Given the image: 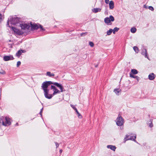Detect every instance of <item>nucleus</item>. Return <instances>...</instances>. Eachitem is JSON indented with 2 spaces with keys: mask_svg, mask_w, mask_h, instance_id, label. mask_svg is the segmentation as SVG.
<instances>
[{
  "mask_svg": "<svg viewBox=\"0 0 156 156\" xmlns=\"http://www.w3.org/2000/svg\"><path fill=\"white\" fill-rule=\"evenodd\" d=\"M41 87L44 91L45 97L48 99H50L55 95L65 91L62 85L51 81L43 82Z\"/></svg>",
  "mask_w": 156,
  "mask_h": 156,
  "instance_id": "f257e3e1",
  "label": "nucleus"
},
{
  "mask_svg": "<svg viewBox=\"0 0 156 156\" xmlns=\"http://www.w3.org/2000/svg\"><path fill=\"white\" fill-rule=\"evenodd\" d=\"M10 22L11 24L15 25L19 22V18L17 17H12L10 16L9 18L7 21V25H9V22Z\"/></svg>",
  "mask_w": 156,
  "mask_h": 156,
  "instance_id": "f03ea898",
  "label": "nucleus"
},
{
  "mask_svg": "<svg viewBox=\"0 0 156 156\" xmlns=\"http://www.w3.org/2000/svg\"><path fill=\"white\" fill-rule=\"evenodd\" d=\"M30 26L31 29L32 30H37L40 28L41 29V30L42 31H44L45 30V29L42 26L39 24H32L31 22L30 23Z\"/></svg>",
  "mask_w": 156,
  "mask_h": 156,
  "instance_id": "7ed1b4c3",
  "label": "nucleus"
},
{
  "mask_svg": "<svg viewBox=\"0 0 156 156\" xmlns=\"http://www.w3.org/2000/svg\"><path fill=\"white\" fill-rule=\"evenodd\" d=\"M116 122L118 126H121L123 124L124 119L121 116H119L116 119Z\"/></svg>",
  "mask_w": 156,
  "mask_h": 156,
  "instance_id": "20e7f679",
  "label": "nucleus"
},
{
  "mask_svg": "<svg viewBox=\"0 0 156 156\" xmlns=\"http://www.w3.org/2000/svg\"><path fill=\"white\" fill-rule=\"evenodd\" d=\"M136 137V134H134L133 136L132 135H126V137L124 139V142H125L126 141L129 140H133L135 142H136L135 140Z\"/></svg>",
  "mask_w": 156,
  "mask_h": 156,
  "instance_id": "39448f33",
  "label": "nucleus"
},
{
  "mask_svg": "<svg viewBox=\"0 0 156 156\" xmlns=\"http://www.w3.org/2000/svg\"><path fill=\"white\" fill-rule=\"evenodd\" d=\"M114 20V18L113 16L111 15L109 17H107L104 19V21L105 23L108 25L111 21H113Z\"/></svg>",
  "mask_w": 156,
  "mask_h": 156,
  "instance_id": "423d86ee",
  "label": "nucleus"
},
{
  "mask_svg": "<svg viewBox=\"0 0 156 156\" xmlns=\"http://www.w3.org/2000/svg\"><path fill=\"white\" fill-rule=\"evenodd\" d=\"M20 27L24 30H28L30 27V25L26 23L20 24Z\"/></svg>",
  "mask_w": 156,
  "mask_h": 156,
  "instance_id": "0eeeda50",
  "label": "nucleus"
},
{
  "mask_svg": "<svg viewBox=\"0 0 156 156\" xmlns=\"http://www.w3.org/2000/svg\"><path fill=\"white\" fill-rule=\"evenodd\" d=\"M11 28L12 30L16 34H18L19 35H22L23 34V33L21 32L20 30H19L15 28L14 27H11Z\"/></svg>",
  "mask_w": 156,
  "mask_h": 156,
  "instance_id": "6e6552de",
  "label": "nucleus"
},
{
  "mask_svg": "<svg viewBox=\"0 0 156 156\" xmlns=\"http://www.w3.org/2000/svg\"><path fill=\"white\" fill-rule=\"evenodd\" d=\"M14 59L12 55L5 56L3 57V60L5 61H8L10 60H13Z\"/></svg>",
  "mask_w": 156,
  "mask_h": 156,
  "instance_id": "1a4fd4ad",
  "label": "nucleus"
},
{
  "mask_svg": "<svg viewBox=\"0 0 156 156\" xmlns=\"http://www.w3.org/2000/svg\"><path fill=\"white\" fill-rule=\"evenodd\" d=\"M141 54L143 55L144 56L145 58H146L149 59V57L148 55L147 51V50L145 48H143L142 49V51L141 52Z\"/></svg>",
  "mask_w": 156,
  "mask_h": 156,
  "instance_id": "9d476101",
  "label": "nucleus"
},
{
  "mask_svg": "<svg viewBox=\"0 0 156 156\" xmlns=\"http://www.w3.org/2000/svg\"><path fill=\"white\" fill-rule=\"evenodd\" d=\"M71 106L75 111L76 112L78 117L79 118H82V116L80 115V114L79 112L78 111L76 108H75L74 106L72 105L71 104L70 105Z\"/></svg>",
  "mask_w": 156,
  "mask_h": 156,
  "instance_id": "9b49d317",
  "label": "nucleus"
},
{
  "mask_svg": "<svg viewBox=\"0 0 156 156\" xmlns=\"http://www.w3.org/2000/svg\"><path fill=\"white\" fill-rule=\"evenodd\" d=\"M155 75L153 73H150L148 75V79L150 80H153L155 78Z\"/></svg>",
  "mask_w": 156,
  "mask_h": 156,
  "instance_id": "f8f14e48",
  "label": "nucleus"
},
{
  "mask_svg": "<svg viewBox=\"0 0 156 156\" xmlns=\"http://www.w3.org/2000/svg\"><path fill=\"white\" fill-rule=\"evenodd\" d=\"M109 9H113L114 7V2L112 1H111L109 3Z\"/></svg>",
  "mask_w": 156,
  "mask_h": 156,
  "instance_id": "ddd939ff",
  "label": "nucleus"
},
{
  "mask_svg": "<svg viewBox=\"0 0 156 156\" xmlns=\"http://www.w3.org/2000/svg\"><path fill=\"white\" fill-rule=\"evenodd\" d=\"M121 90L119 88L115 89L114 90V91L117 95H119L120 94Z\"/></svg>",
  "mask_w": 156,
  "mask_h": 156,
  "instance_id": "4468645a",
  "label": "nucleus"
},
{
  "mask_svg": "<svg viewBox=\"0 0 156 156\" xmlns=\"http://www.w3.org/2000/svg\"><path fill=\"white\" fill-rule=\"evenodd\" d=\"M108 148H110L111 150L115 151L116 149V147L115 146L112 145H108L107 146Z\"/></svg>",
  "mask_w": 156,
  "mask_h": 156,
  "instance_id": "2eb2a0df",
  "label": "nucleus"
},
{
  "mask_svg": "<svg viewBox=\"0 0 156 156\" xmlns=\"http://www.w3.org/2000/svg\"><path fill=\"white\" fill-rule=\"evenodd\" d=\"M101 10V9L100 8H94L93 10L92 11L93 12L96 13L98 12H100Z\"/></svg>",
  "mask_w": 156,
  "mask_h": 156,
  "instance_id": "dca6fc26",
  "label": "nucleus"
},
{
  "mask_svg": "<svg viewBox=\"0 0 156 156\" xmlns=\"http://www.w3.org/2000/svg\"><path fill=\"white\" fill-rule=\"evenodd\" d=\"M131 73L133 74H137L138 71H137L135 69H132L131 70Z\"/></svg>",
  "mask_w": 156,
  "mask_h": 156,
  "instance_id": "f3484780",
  "label": "nucleus"
},
{
  "mask_svg": "<svg viewBox=\"0 0 156 156\" xmlns=\"http://www.w3.org/2000/svg\"><path fill=\"white\" fill-rule=\"evenodd\" d=\"M112 31H113V30L112 29H110L109 30H108V31L107 32V35H110L111 34Z\"/></svg>",
  "mask_w": 156,
  "mask_h": 156,
  "instance_id": "a211bd4d",
  "label": "nucleus"
},
{
  "mask_svg": "<svg viewBox=\"0 0 156 156\" xmlns=\"http://www.w3.org/2000/svg\"><path fill=\"white\" fill-rule=\"evenodd\" d=\"M136 28L133 27L130 30V31L131 32L133 33H134L136 32Z\"/></svg>",
  "mask_w": 156,
  "mask_h": 156,
  "instance_id": "6ab92c4d",
  "label": "nucleus"
},
{
  "mask_svg": "<svg viewBox=\"0 0 156 156\" xmlns=\"http://www.w3.org/2000/svg\"><path fill=\"white\" fill-rule=\"evenodd\" d=\"M46 74L47 76H48L49 77L54 76L55 75L54 74H51L50 72H47Z\"/></svg>",
  "mask_w": 156,
  "mask_h": 156,
  "instance_id": "aec40b11",
  "label": "nucleus"
},
{
  "mask_svg": "<svg viewBox=\"0 0 156 156\" xmlns=\"http://www.w3.org/2000/svg\"><path fill=\"white\" fill-rule=\"evenodd\" d=\"M133 50L136 53H138L139 52V49L136 46H134L133 48Z\"/></svg>",
  "mask_w": 156,
  "mask_h": 156,
  "instance_id": "412c9836",
  "label": "nucleus"
},
{
  "mask_svg": "<svg viewBox=\"0 0 156 156\" xmlns=\"http://www.w3.org/2000/svg\"><path fill=\"white\" fill-rule=\"evenodd\" d=\"M119 30V28H117V27H115V28H114L113 30V31H112L113 33L114 34H115V32H117Z\"/></svg>",
  "mask_w": 156,
  "mask_h": 156,
  "instance_id": "4be33fe9",
  "label": "nucleus"
},
{
  "mask_svg": "<svg viewBox=\"0 0 156 156\" xmlns=\"http://www.w3.org/2000/svg\"><path fill=\"white\" fill-rule=\"evenodd\" d=\"M22 54V52L20 50H19L17 53H16V55L18 57H19Z\"/></svg>",
  "mask_w": 156,
  "mask_h": 156,
  "instance_id": "5701e85b",
  "label": "nucleus"
},
{
  "mask_svg": "<svg viewBox=\"0 0 156 156\" xmlns=\"http://www.w3.org/2000/svg\"><path fill=\"white\" fill-rule=\"evenodd\" d=\"M89 45L90 46L92 47L94 46V43L91 41H90L89 42Z\"/></svg>",
  "mask_w": 156,
  "mask_h": 156,
  "instance_id": "b1692460",
  "label": "nucleus"
},
{
  "mask_svg": "<svg viewBox=\"0 0 156 156\" xmlns=\"http://www.w3.org/2000/svg\"><path fill=\"white\" fill-rule=\"evenodd\" d=\"M0 74L4 75L5 74V72L3 70H2L0 71Z\"/></svg>",
  "mask_w": 156,
  "mask_h": 156,
  "instance_id": "393cba45",
  "label": "nucleus"
},
{
  "mask_svg": "<svg viewBox=\"0 0 156 156\" xmlns=\"http://www.w3.org/2000/svg\"><path fill=\"white\" fill-rule=\"evenodd\" d=\"M148 8L150 10L152 11H153L154 10V8L151 6H149L148 7Z\"/></svg>",
  "mask_w": 156,
  "mask_h": 156,
  "instance_id": "a878e982",
  "label": "nucleus"
},
{
  "mask_svg": "<svg viewBox=\"0 0 156 156\" xmlns=\"http://www.w3.org/2000/svg\"><path fill=\"white\" fill-rule=\"evenodd\" d=\"M129 76L130 77L132 78H135V76L133 75V74H132L131 73H129Z\"/></svg>",
  "mask_w": 156,
  "mask_h": 156,
  "instance_id": "bb28decb",
  "label": "nucleus"
},
{
  "mask_svg": "<svg viewBox=\"0 0 156 156\" xmlns=\"http://www.w3.org/2000/svg\"><path fill=\"white\" fill-rule=\"evenodd\" d=\"M21 63L20 61H18L17 63V65H16L17 67H19V66L20 65Z\"/></svg>",
  "mask_w": 156,
  "mask_h": 156,
  "instance_id": "cd10ccee",
  "label": "nucleus"
},
{
  "mask_svg": "<svg viewBox=\"0 0 156 156\" xmlns=\"http://www.w3.org/2000/svg\"><path fill=\"white\" fill-rule=\"evenodd\" d=\"M87 32H85L84 33H81L80 34V36H85V35H87Z\"/></svg>",
  "mask_w": 156,
  "mask_h": 156,
  "instance_id": "c85d7f7f",
  "label": "nucleus"
},
{
  "mask_svg": "<svg viewBox=\"0 0 156 156\" xmlns=\"http://www.w3.org/2000/svg\"><path fill=\"white\" fill-rule=\"evenodd\" d=\"M134 78L136 79L138 82L139 81V80H140V77H139L137 76H135Z\"/></svg>",
  "mask_w": 156,
  "mask_h": 156,
  "instance_id": "c756f323",
  "label": "nucleus"
},
{
  "mask_svg": "<svg viewBox=\"0 0 156 156\" xmlns=\"http://www.w3.org/2000/svg\"><path fill=\"white\" fill-rule=\"evenodd\" d=\"M150 121L151 122V123L150 124L149 126L150 127H152L153 126V124H152V121L151 120H150Z\"/></svg>",
  "mask_w": 156,
  "mask_h": 156,
  "instance_id": "7c9ffc66",
  "label": "nucleus"
},
{
  "mask_svg": "<svg viewBox=\"0 0 156 156\" xmlns=\"http://www.w3.org/2000/svg\"><path fill=\"white\" fill-rule=\"evenodd\" d=\"M56 146V148H57L59 146V144L57 142L55 143Z\"/></svg>",
  "mask_w": 156,
  "mask_h": 156,
  "instance_id": "2f4dec72",
  "label": "nucleus"
},
{
  "mask_svg": "<svg viewBox=\"0 0 156 156\" xmlns=\"http://www.w3.org/2000/svg\"><path fill=\"white\" fill-rule=\"evenodd\" d=\"M109 2V0H105V3L106 4H108V2Z\"/></svg>",
  "mask_w": 156,
  "mask_h": 156,
  "instance_id": "473e14b6",
  "label": "nucleus"
},
{
  "mask_svg": "<svg viewBox=\"0 0 156 156\" xmlns=\"http://www.w3.org/2000/svg\"><path fill=\"white\" fill-rule=\"evenodd\" d=\"M2 15L1 13H0V21H1V20H2Z\"/></svg>",
  "mask_w": 156,
  "mask_h": 156,
  "instance_id": "72a5a7b5",
  "label": "nucleus"
},
{
  "mask_svg": "<svg viewBox=\"0 0 156 156\" xmlns=\"http://www.w3.org/2000/svg\"><path fill=\"white\" fill-rule=\"evenodd\" d=\"M144 7L145 8H146V9L147 8V7L145 5H144Z\"/></svg>",
  "mask_w": 156,
  "mask_h": 156,
  "instance_id": "f704fd0d",
  "label": "nucleus"
},
{
  "mask_svg": "<svg viewBox=\"0 0 156 156\" xmlns=\"http://www.w3.org/2000/svg\"><path fill=\"white\" fill-rule=\"evenodd\" d=\"M62 151V149H61L59 150V152L60 154H61Z\"/></svg>",
  "mask_w": 156,
  "mask_h": 156,
  "instance_id": "c9c22d12",
  "label": "nucleus"
},
{
  "mask_svg": "<svg viewBox=\"0 0 156 156\" xmlns=\"http://www.w3.org/2000/svg\"><path fill=\"white\" fill-rule=\"evenodd\" d=\"M22 52V53H24L25 52V51L24 50H20Z\"/></svg>",
  "mask_w": 156,
  "mask_h": 156,
  "instance_id": "e433bc0d",
  "label": "nucleus"
},
{
  "mask_svg": "<svg viewBox=\"0 0 156 156\" xmlns=\"http://www.w3.org/2000/svg\"><path fill=\"white\" fill-rule=\"evenodd\" d=\"M42 112H40V115H41V116L42 117Z\"/></svg>",
  "mask_w": 156,
  "mask_h": 156,
  "instance_id": "4c0bfd02",
  "label": "nucleus"
},
{
  "mask_svg": "<svg viewBox=\"0 0 156 156\" xmlns=\"http://www.w3.org/2000/svg\"><path fill=\"white\" fill-rule=\"evenodd\" d=\"M43 109V108H42L41 110V111H40L41 112H42Z\"/></svg>",
  "mask_w": 156,
  "mask_h": 156,
  "instance_id": "58836bf2",
  "label": "nucleus"
},
{
  "mask_svg": "<svg viewBox=\"0 0 156 156\" xmlns=\"http://www.w3.org/2000/svg\"><path fill=\"white\" fill-rule=\"evenodd\" d=\"M18 123H17L16 124V126H18Z\"/></svg>",
  "mask_w": 156,
  "mask_h": 156,
  "instance_id": "ea45409f",
  "label": "nucleus"
},
{
  "mask_svg": "<svg viewBox=\"0 0 156 156\" xmlns=\"http://www.w3.org/2000/svg\"><path fill=\"white\" fill-rule=\"evenodd\" d=\"M97 66H95V67H96Z\"/></svg>",
  "mask_w": 156,
  "mask_h": 156,
  "instance_id": "a19ab883",
  "label": "nucleus"
}]
</instances>
